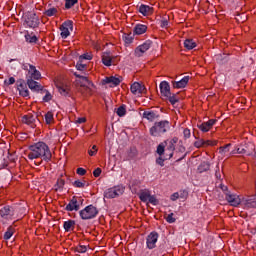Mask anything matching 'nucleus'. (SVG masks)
Instances as JSON below:
<instances>
[{"mask_svg": "<svg viewBox=\"0 0 256 256\" xmlns=\"http://www.w3.org/2000/svg\"><path fill=\"white\" fill-rule=\"evenodd\" d=\"M149 197H151V192H149V190H144L139 193V199L143 201V203H147Z\"/></svg>", "mask_w": 256, "mask_h": 256, "instance_id": "393cba45", "label": "nucleus"}, {"mask_svg": "<svg viewBox=\"0 0 256 256\" xmlns=\"http://www.w3.org/2000/svg\"><path fill=\"white\" fill-rule=\"evenodd\" d=\"M139 11L142 15H144L145 17L149 16V15H153V7L148 6V5H141L139 7Z\"/></svg>", "mask_w": 256, "mask_h": 256, "instance_id": "b1692460", "label": "nucleus"}, {"mask_svg": "<svg viewBox=\"0 0 256 256\" xmlns=\"http://www.w3.org/2000/svg\"><path fill=\"white\" fill-rule=\"evenodd\" d=\"M203 143H205V140L200 139V140L194 142V147H196L197 149H199V148L203 147Z\"/></svg>", "mask_w": 256, "mask_h": 256, "instance_id": "8fccbe9b", "label": "nucleus"}, {"mask_svg": "<svg viewBox=\"0 0 256 256\" xmlns=\"http://www.w3.org/2000/svg\"><path fill=\"white\" fill-rule=\"evenodd\" d=\"M27 79H34L38 81V79H41V72H39L35 66L29 65Z\"/></svg>", "mask_w": 256, "mask_h": 256, "instance_id": "2eb2a0df", "label": "nucleus"}, {"mask_svg": "<svg viewBox=\"0 0 256 256\" xmlns=\"http://www.w3.org/2000/svg\"><path fill=\"white\" fill-rule=\"evenodd\" d=\"M25 39L28 43H37V36L32 34H26Z\"/></svg>", "mask_w": 256, "mask_h": 256, "instance_id": "58836bf2", "label": "nucleus"}, {"mask_svg": "<svg viewBox=\"0 0 256 256\" xmlns=\"http://www.w3.org/2000/svg\"><path fill=\"white\" fill-rule=\"evenodd\" d=\"M125 193V188L123 186H116L113 188H109L104 192L105 199H115V197H119V195H123Z\"/></svg>", "mask_w": 256, "mask_h": 256, "instance_id": "423d86ee", "label": "nucleus"}, {"mask_svg": "<svg viewBox=\"0 0 256 256\" xmlns=\"http://www.w3.org/2000/svg\"><path fill=\"white\" fill-rule=\"evenodd\" d=\"M187 83H189V76H185L179 81H172V87L174 89H185V87H187Z\"/></svg>", "mask_w": 256, "mask_h": 256, "instance_id": "a211bd4d", "label": "nucleus"}, {"mask_svg": "<svg viewBox=\"0 0 256 256\" xmlns=\"http://www.w3.org/2000/svg\"><path fill=\"white\" fill-rule=\"evenodd\" d=\"M130 91L133 95H142V93H145V86L139 82H134L130 87Z\"/></svg>", "mask_w": 256, "mask_h": 256, "instance_id": "dca6fc26", "label": "nucleus"}, {"mask_svg": "<svg viewBox=\"0 0 256 256\" xmlns=\"http://www.w3.org/2000/svg\"><path fill=\"white\" fill-rule=\"evenodd\" d=\"M14 229L13 226H9L7 231L4 233V239L5 241H9L11 237H13Z\"/></svg>", "mask_w": 256, "mask_h": 256, "instance_id": "7c9ffc66", "label": "nucleus"}, {"mask_svg": "<svg viewBox=\"0 0 256 256\" xmlns=\"http://www.w3.org/2000/svg\"><path fill=\"white\" fill-rule=\"evenodd\" d=\"M60 36L62 39H67L71 32L73 31V21L67 20L59 27Z\"/></svg>", "mask_w": 256, "mask_h": 256, "instance_id": "0eeeda50", "label": "nucleus"}, {"mask_svg": "<svg viewBox=\"0 0 256 256\" xmlns=\"http://www.w3.org/2000/svg\"><path fill=\"white\" fill-rule=\"evenodd\" d=\"M124 41H125V43L130 44V43H133V38L129 35H125L124 36Z\"/></svg>", "mask_w": 256, "mask_h": 256, "instance_id": "4d7b16f0", "label": "nucleus"}, {"mask_svg": "<svg viewBox=\"0 0 256 256\" xmlns=\"http://www.w3.org/2000/svg\"><path fill=\"white\" fill-rule=\"evenodd\" d=\"M179 142V138L174 137L171 140H166L157 146L156 153L158 155H166V159H171L175 151V145Z\"/></svg>", "mask_w": 256, "mask_h": 256, "instance_id": "f03ea898", "label": "nucleus"}, {"mask_svg": "<svg viewBox=\"0 0 256 256\" xmlns=\"http://www.w3.org/2000/svg\"><path fill=\"white\" fill-rule=\"evenodd\" d=\"M18 90H19V94L22 96V97H29V90L25 88V85L24 84H20L18 86Z\"/></svg>", "mask_w": 256, "mask_h": 256, "instance_id": "bb28decb", "label": "nucleus"}, {"mask_svg": "<svg viewBox=\"0 0 256 256\" xmlns=\"http://www.w3.org/2000/svg\"><path fill=\"white\" fill-rule=\"evenodd\" d=\"M116 113H117L118 117H123L125 115V113H127V111L125 110V106H120L117 109Z\"/></svg>", "mask_w": 256, "mask_h": 256, "instance_id": "79ce46f5", "label": "nucleus"}, {"mask_svg": "<svg viewBox=\"0 0 256 256\" xmlns=\"http://www.w3.org/2000/svg\"><path fill=\"white\" fill-rule=\"evenodd\" d=\"M88 154L90 157H94V155H97V145L92 146L90 150H88Z\"/></svg>", "mask_w": 256, "mask_h": 256, "instance_id": "a18cd8bd", "label": "nucleus"}, {"mask_svg": "<svg viewBox=\"0 0 256 256\" xmlns=\"http://www.w3.org/2000/svg\"><path fill=\"white\" fill-rule=\"evenodd\" d=\"M200 169H202V171H209V163L203 162V163L200 165Z\"/></svg>", "mask_w": 256, "mask_h": 256, "instance_id": "603ef678", "label": "nucleus"}, {"mask_svg": "<svg viewBox=\"0 0 256 256\" xmlns=\"http://www.w3.org/2000/svg\"><path fill=\"white\" fill-rule=\"evenodd\" d=\"M40 91H42V93H45V96L43 97V101H45V103H49V101L53 99V96H51V93L49 91L44 90L43 88Z\"/></svg>", "mask_w": 256, "mask_h": 256, "instance_id": "e433bc0d", "label": "nucleus"}, {"mask_svg": "<svg viewBox=\"0 0 256 256\" xmlns=\"http://www.w3.org/2000/svg\"><path fill=\"white\" fill-rule=\"evenodd\" d=\"M77 71H81V73H83V71H85V69H87L86 65H77L76 66Z\"/></svg>", "mask_w": 256, "mask_h": 256, "instance_id": "052dcab7", "label": "nucleus"}, {"mask_svg": "<svg viewBox=\"0 0 256 256\" xmlns=\"http://www.w3.org/2000/svg\"><path fill=\"white\" fill-rule=\"evenodd\" d=\"M101 85H109V87H117L121 85V78L115 77V76L105 77L104 79L101 80Z\"/></svg>", "mask_w": 256, "mask_h": 256, "instance_id": "9d476101", "label": "nucleus"}, {"mask_svg": "<svg viewBox=\"0 0 256 256\" xmlns=\"http://www.w3.org/2000/svg\"><path fill=\"white\" fill-rule=\"evenodd\" d=\"M166 221H167V223H175L176 219L173 218V213L169 214V215L166 217Z\"/></svg>", "mask_w": 256, "mask_h": 256, "instance_id": "864d4df0", "label": "nucleus"}, {"mask_svg": "<svg viewBox=\"0 0 256 256\" xmlns=\"http://www.w3.org/2000/svg\"><path fill=\"white\" fill-rule=\"evenodd\" d=\"M217 145V141L204 140L203 147H213Z\"/></svg>", "mask_w": 256, "mask_h": 256, "instance_id": "37998d69", "label": "nucleus"}, {"mask_svg": "<svg viewBox=\"0 0 256 256\" xmlns=\"http://www.w3.org/2000/svg\"><path fill=\"white\" fill-rule=\"evenodd\" d=\"M149 203L152 205H159V200L155 196H151L148 198Z\"/></svg>", "mask_w": 256, "mask_h": 256, "instance_id": "49530a36", "label": "nucleus"}, {"mask_svg": "<svg viewBox=\"0 0 256 256\" xmlns=\"http://www.w3.org/2000/svg\"><path fill=\"white\" fill-rule=\"evenodd\" d=\"M171 129V124L167 120H161L155 122L153 126L150 128V135L152 137H162Z\"/></svg>", "mask_w": 256, "mask_h": 256, "instance_id": "7ed1b4c3", "label": "nucleus"}, {"mask_svg": "<svg viewBox=\"0 0 256 256\" xmlns=\"http://www.w3.org/2000/svg\"><path fill=\"white\" fill-rule=\"evenodd\" d=\"M111 61H112L111 54L104 53L102 55V63H103V65H109L111 63Z\"/></svg>", "mask_w": 256, "mask_h": 256, "instance_id": "72a5a7b5", "label": "nucleus"}, {"mask_svg": "<svg viewBox=\"0 0 256 256\" xmlns=\"http://www.w3.org/2000/svg\"><path fill=\"white\" fill-rule=\"evenodd\" d=\"M166 99L171 103V105H175L179 101V98H177V95L175 94H169L168 96H165Z\"/></svg>", "mask_w": 256, "mask_h": 256, "instance_id": "f704fd0d", "label": "nucleus"}, {"mask_svg": "<svg viewBox=\"0 0 256 256\" xmlns=\"http://www.w3.org/2000/svg\"><path fill=\"white\" fill-rule=\"evenodd\" d=\"M183 134H184L185 139H189V137H191V130L186 128V129H184Z\"/></svg>", "mask_w": 256, "mask_h": 256, "instance_id": "5fc2aeb1", "label": "nucleus"}, {"mask_svg": "<svg viewBox=\"0 0 256 256\" xmlns=\"http://www.w3.org/2000/svg\"><path fill=\"white\" fill-rule=\"evenodd\" d=\"M45 123L47 125H51V123H53V113L52 112H48L45 114Z\"/></svg>", "mask_w": 256, "mask_h": 256, "instance_id": "ea45409f", "label": "nucleus"}, {"mask_svg": "<svg viewBox=\"0 0 256 256\" xmlns=\"http://www.w3.org/2000/svg\"><path fill=\"white\" fill-rule=\"evenodd\" d=\"M147 33V25L145 24H136L134 27V35H143Z\"/></svg>", "mask_w": 256, "mask_h": 256, "instance_id": "5701e85b", "label": "nucleus"}, {"mask_svg": "<svg viewBox=\"0 0 256 256\" xmlns=\"http://www.w3.org/2000/svg\"><path fill=\"white\" fill-rule=\"evenodd\" d=\"M24 22L27 27L35 29V27H39V17L36 14H28L24 16Z\"/></svg>", "mask_w": 256, "mask_h": 256, "instance_id": "6e6552de", "label": "nucleus"}, {"mask_svg": "<svg viewBox=\"0 0 256 256\" xmlns=\"http://www.w3.org/2000/svg\"><path fill=\"white\" fill-rule=\"evenodd\" d=\"M215 123H217V120L210 119L208 122H204L198 125V128L200 129V131H202V133H207V131H210L211 128L215 125Z\"/></svg>", "mask_w": 256, "mask_h": 256, "instance_id": "f3484780", "label": "nucleus"}, {"mask_svg": "<svg viewBox=\"0 0 256 256\" xmlns=\"http://www.w3.org/2000/svg\"><path fill=\"white\" fill-rule=\"evenodd\" d=\"M169 26V21L167 20V19H163L162 21H161V27L163 28V29H165L166 27H168Z\"/></svg>", "mask_w": 256, "mask_h": 256, "instance_id": "13d9d810", "label": "nucleus"}, {"mask_svg": "<svg viewBox=\"0 0 256 256\" xmlns=\"http://www.w3.org/2000/svg\"><path fill=\"white\" fill-rule=\"evenodd\" d=\"M235 153H237V152H235V150H233V151L230 153V155H235Z\"/></svg>", "mask_w": 256, "mask_h": 256, "instance_id": "774afa93", "label": "nucleus"}, {"mask_svg": "<svg viewBox=\"0 0 256 256\" xmlns=\"http://www.w3.org/2000/svg\"><path fill=\"white\" fill-rule=\"evenodd\" d=\"M165 159H167V156L165 158H163V155H161L158 159H156L157 165H160V167H164Z\"/></svg>", "mask_w": 256, "mask_h": 256, "instance_id": "c03bdc74", "label": "nucleus"}, {"mask_svg": "<svg viewBox=\"0 0 256 256\" xmlns=\"http://www.w3.org/2000/svg\"><path fill=\"white\" fill-rule=\"evenodd\" d=\"M66 211H79V202L76 197H73L66 205Z\"/></svg>", "mask_w": 256, "mask_h": 256, "instance_id": "412c9836", "label": "nucleus"}, {"mask_svg": "<svg viewBox=\"0 0 256 256\" xmlns=\"http://www.w3.org/2000/svg\"><path fill=\"white\" fill-rule=\"evenodd\" d=\"M74 75L78 78L76 80V85L77 87H80L78 89L80 93H91V91H93V87H95V84H93V82H91L89 78H87V76H83L77 72H74Z\"/></svg>", "mask_w": 256, "mask_h": 256, "instance_id": "20e7f679", "label": "nucleus"}, {"mask_svg": "<svg viewBox=\"0 0 256 256\" xmlns=\"http://www.w3.org/2000/svg\"><path fill=\"white\" fill-rule=\"evenodd\" d=\"M179 199H187L189 197V192L187 190H180L178 192Z\"/></svg>", "mask_w": 256, "mask_h": 256, "instance_id": "a19ab883", "label": "nucleus"}, {"mask_svg": "<svg viewBox=\"0 0 256 256\" xmlns=\"http://www.w3.org/2000/svg\"><path fill=\"white\" fill-rule=\"evenodd\" d=\"M85 173H87V170H85L83 168H78L77 169V174L78 175H85Z\"/></svg>", "mask_w": 256, "mask_h": 256, "instance_id": "0e129e2a", "label": "nucleus"}, {"mask_svg": "<svg viewBox=\"0 0 256 256\" xmlns=\"http://www.w3.org/2000/svg\"><path fill=\"white\" fill-rule=\"evenodd\" d=\"M85 121H87V119L85 117H82V118H78L76 120V123H85Z\"/></svg>", "mask_w": 256, "mask_h": 256, "instance_id": "69168bd1", "label": "nucleus"}, {"mask_svg": "<svg viewBox=\"0 0 256 256\" xmlns=\"http://www.w3.org/2000/svg\"><path fill=\"white\" fill-rule=\"evenodd\" d=\"M13 213V210H11V207L5 206L4 208L1 209L0 215L1 217H7Z\"/></svg>", "mask_w": 256, "mask_h": 256, "instance_id": "c756f323", "label": "nucleus"}, {"mask_svg": "<svg viewBox=\"0 0 256 256\" xmlns=\"http://www.w3.org/2000/svg\"><path fill=\"white\" fill-rule=\"evenodd\" d=\"M57 89H58L59 93H60L61 95H64V96L69 93L67 89H65V88H63V87H61V86H59V85H57Z\"/></svg>", "mask_w": 256, "mask_h": 256, "instance_id": "09e8293b", "label": "nucleus"}, {"mask_svg": "<svg viewBox=\"0 0 256 256\" xmlns=\"http://www.w3.org/2000/svg\"><path fill=\"white\" fill-rule=\"evenodd\" d=\"M160 93L163 95V97L169 96L171 93V86L169 85V82L167 81H162L160 83Z\"/></svg>", "mask_w": 256, "mask_h": 256, "instance_id": "aec40b11", "label": "nucleus"}, {"mask_svg": "<svg viewBox=\"0 0 256 256\" xmlns=\"http://www.w3.org/2000/svg\"><path fill=\"white\" fill-rule=\"evenodd\" d=\"M178 151L180 153H185V146H183V143H179Z\"/></svg>", "mask_w": 256, "mask_h": 256, "instance_id": "e2e57ef3", "label": "nucleus"}, {"mask_svg": "<svg viewBox=\"0 0 256 256\" xmlns=\"http://www.w3.org/2000/svg\"><path fill=\"white\" fill-rule=\"evenodd\" d=\"M231 144H226L225 146H221L219 148L220 155H227L230 151Z\"/></svg>", "mask_w": 256, "mask_h": 256, "instance_id": "c9c22d12", "label": "nucleus"}, {"mask_svg": "<svg viewBox=\"0 0 256 256\" xmlns=\"http://www.w3.org/2000/svg\"><path fill=\"white\" fill-rule=\"evenodd\" d=\"M91 59H93V54L91 53H84L79 57V61L81 63H84L85 61H91Z\"/></svg>", "mask_w": 256, "mask_h": 256, "instance_id": "2f4dec72", "label": "nucleus"}, {"mask_svg": "<svg viewBox=\"0 0 256 256\" xmlns=\"http://www.w3.org/2000/svg\"><path fill=\"white\" fill-rule=\"evenodd\" d=\"M51 150L44 142H38L29 147L28 159H43L44 161H51Z\"/></svg>", "mask_w": 256, "mask_h": 256, "instance_id": "f257e3e1", "label": "nucleus"}, {"mask_svg": "<svg viewBox=\"0 0 256 256\" xmlns=\"http://www.w3.org/2000/svg\"><path fill=\"white\" fill-rule=\"evenodd\" d=\"M171 201H177L179 199V192H175L170 197Z\"/></svg>", "mask_w": 256, "mask_h": 256, "instance_id": "bf43d9fd", "label": "nucleus"}, {"mask_svg": "<svg viewBox=\"0 0 256 256\" xmlns=\"http://www.w3.org/2000/svg\"><path fill=\"white\" fill-rule=\"evenodd\" d=\"M76 251L77 253H87V246H83V245L77 246Z\"/></svg>", "mask_w": 256, "mask_h": 256, "instance_id": "de8ad7c7", "label": "nucleus"}, {"mask_svg": "<svg viewBox=\"0 0 256 256\" xmlns=\"http://www.w3.org/2000/svg\"><path fill=\"white\" fill-rule=\"evenodd\" d=\"M99 213V210H97V207L93 205H89L85 207L83 210L79 212V215L81 219L83 220H89V219H95Z\"/></svg>", "mask_w": 256, "mask_h": 256, "instance_id": "39448f33", "label": "nucleus"}, {"mask_svg": "<svg viewBox=\"0 0 256 256\" xmlns=\"http://www.w3.org/2000/svg\"><path fill=\"white\" fill-rule=\"evenodd\" d=\"M57 13H59L57 8H49L44 12V15H46V17H55Z\"/></svg>", "mask_w": 256, "mask_h": 256, "instance_id": "cd10ccee", "label": "nucleus"}, {"mask_svg": "<svg viewBox=\"0 0 256 256\" xmlns=\"http://www.w3.org/2000/svg\"><path fill=\"white\" fill-rule=\"evenodd\" d=\"M143 119H147V121H150L153 123V121H156V119L159 117L157 113L154 111H144L142 114Z\"/></svg>", "mask_w": 256, "mask_h": 256, "instance_id": "4be33fe9", "label": "nucleus"}, {"mask_svg": "<svg viewBox=\"0 0 256 256\" xmlns=\"http://www.w3.org/2000/svg\"><path fill=\"white\" fill-rule=\"evenodd\" d=\"M149 49H151V42H145L136 47L134 50V55L135 57H143V55H145Z\"/></svg>", "mask_w": 256, "mask_h": 256, "instance_id": "9b49d317", "label": "nucleus"}, {"mask_svg": "<svg viewBox=\"0 0 256 256\" xmlns=\"http://www.w3.org/2000/svg\"><path fill=\"white\" fill-rule=\"evenodd\" d=\"M77 3L78 0H65V9H71V7H74Z\"/></svg>", "mask_w": 256, "mask_h": 256, "instance_id": "4c0bfd02", "label": "nucleus"}, {"mask_svg": "<svg viewBox=\"0 0 256 256\" xmlns=\"http://www.w3.org/2000/svg\"><path fill=\"white\" fill-rule=\"evenodd\" d=\"M94 177H99L101 175V168H96L93 172Z\"/></svg>", "mask_w": 256, "mask_h": 256, "instance_id": "680f3d73", "label": "nucleus"}, {"mask_svg": "<svg viewBox=\"0 0 256 256\" xmlns=\"http://www.w3.org/2000/svg\"><path fill=\"white\" fill-rule=\"evenodd\" d=\"M75 227V221L74 220H68L64 222V229L65 231H70Z\"/></svg>", "mask_w": 256, "mask_h": 256, "instance_id": "473e14b6", "label": "nucleus"}, {"mask_svg": "<svg viewBox=\"0 0 256 256\" xmlns=\"http://www.w3.org/2000/svg\"><path fill=\"white\" fill-rule=\"evenodd\" d=\"M159 239V234L157 232H152L147 236V247L148 249H155L157 240Z\"/></svg>", "mask_w": 256, "mask_h": 256, "instance_id": "4468645a", "label": "nucleus"}, {"mask_svg": "<svg viewBox=\"0 0 256 256\" xmlns=\"http://www.w3.org/2000/svg\"><path fill=\"white\" fill-rule=\"evenodd\" d=\"M63 187H65V180L59 178L57 180L56 184L54 185V190L61 191L63 189Z\"/></svg>", "mask_w": 256, "mask_h": 256, "instance_id": "c85d7f7f", "label": "nucleus"}, {"mask_svg": "<svg viewBox=\"0 0 256 256\" xmlns=\"http://www.w3.org/2000/svg\"><path fill=\"white\" fill-rule=\"evenodd\" d=\"M5 85H13L15 83V78L10 77L8 80L4 81Z\"/></svg>", "mask_w": 256, "mask_h": 256, "instance_id": "6e6d98bb", "label": "nucleus"}, {"mask_svg": "<svg viewBox=\"0 0 256 256\" xmlns=\"http://www.w3.org/2000/svg\"><path fill=\"white\" fill-rule=\"evenodd\" d=\"M222 191H227V186H221Z\"/></svg>", "mask_w": 256, "mask_h": 256, "instance_id": "338daca9", "label": "nucleus"}, {"mask_svg": "<svg viewBox=\"0 0 256 256\" xmlns=\"http://www.w3.org/2000/svg\"><path fill=\"white\" fill-rule=\"evenodd\" d=\"M27 85L29 87V89H31V91H43V86H41V84H39V82L31 79V78H27Z\"/></svg>", "mask_w": 256, "mask_h": 256, "instance_id": "6ab92c4d", "label": "nucleus"}, {"mask_svg": "<svg viewBox=\"0 0 256 256\" xmlns=\"http://www.w3.org/2000/svg\"><path fill=\"white\" fill-rule=\"evenodd\" d=\"M225 199L232 207H239L242 203V199L237 194L226 193Z\"/></svg>", "mask_w": 256, "mask_h": 256, "instance_id": "f8f14e48", "label": "nucleus"}, {"mask_svg": "<svg viewBox=\"0 0 256 256\" xmlns=\"http://www.w3.org/2000/svg\"><path fill=\"white\" fill-rule=\"evenodd\" d=\"M36 121L37 115L34 114H28L22 117V123H25V125H29L30 127H32V129H35V127H37V124H35Z\"/></svg>", "mask_w": 256, "mask_h": 256, "instance_id": "ddd939ff", "label": "nucleus"}, {"mask_svg": "<svg viewBox=\"0 0 256 256\" xmlns=\"http://www.w3.org/2000/svg\"><path fill=\"white\" fill-rule=\"evenodd\" d=\"M184 47L190 51L191 49H195V47H197V43H195L193 39H186L184 41Z\"/></svg>", "mask_w": 256, "mask_h": 256, "instance_id": "a878e982", "label": "nucleus"}, {"mask_svg": "<svg viewBox=\"0 0 256 256\" xmlns=\"http://www.w3.org/2000/svg\"><path fill=\"white\" fill-rule=\"evenodd\" d=\"M73 185H74V187L83 188V187H85V182L76 180V181H74Z\"/></svg>", "mask_w": 256, "mask_h": 256, "instance_id": "3c124183", "label": "nucleus"}, {"mask_svg": "<svg viewBox=\"0 0 256 256\" xmlns=\"http://www.w3.org/2000/svg\"><path fill=\"white\" fill-rule=\"evenodd\" d=\"M253 151H255V146L251 143L242 144L236 149V153H238L239 155H251Z\"/></svg>", "mask_w": 256, "mask_h": 256, "instance_id": "1a4fd4ad", "label": "nucleus"}]
</instances>
